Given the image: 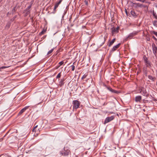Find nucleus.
<instances>
[{
  "instance_id": "obj_43",
  "label": "nucleus",
  "mask_w": 157,
  "mask_h": 157,
  "mask_svg": "<svg viewBox=\"0 0 157 157\" xmlns=\"http://www.w3.org/2000/svg\"><path fill=\"white\" fill-rule=\"evenodd\" d=\"M33 2H31V3H33Z\"/></svg>"
},
{
  "instance_id": "obj_7",
  "label": "nucleus",
  "mask_w": 157,
  "mask_h": 157,
  "mask_svg": "<svg viewBox=\"0 0 157 157\" xmlns=\"http://www.w3.org/2000/svg\"><path fill=\"white\" fill-rule=\"evenodd\" d=\"M64 151L63 152H61V154H62V155L65 156L68 155L70 153L69 150L68 149L66 150L64 148Z\"/></svg>"
},
{
  "instance_id": "obj_16",
  "label": "nucleus",
  "mask_w": 157,
  "mask_h": 157,
  "mask_svg": "<svg viewBox=\"0 0 157 157\" xmlns=\"http://www.w3.org/2000/svg\"><path fill=\"white\" fill-rule=\"evenodd\" d=\"M130 13L131 15L133 17L135 16L136 15L135 11L133 10H132L131 11Z\"/></svg>"
},
{
  "instance_id": "obj_33",
  "label": "nucleus",
  "mask_w": 157,
  "mask_h": 157,
  "mask_svg": "<svg viewBox=\"0 0 157 157\" xmlns=\"http://www.w3.org/2000/svg\"><path fill=\"white\" fill-rule=\"evenodd\" d=\"M153 33L156 36H157V32L154 31Z\"/></svg>"
},
{
  "instance_id": "obj_41",
  "label": "nucleus",
  "mask_w": 157,
  "mask_h": 157,
  "mask_svg": "<svg viewBox=\"0 0 157 157\" xmlns=\"http://www.w3.org/2000/svg\"><path fill=\"white\" fill-rule=\"evenodd\" d=\"M156 7L157 8V5L156 6Z\"/></svg>"
},
{
  "instance_id": "obj_1",
  "label": "nucleus",
  "mask_w": 157,
  "mask_h": 157,
  "mask_svg": "<svg viewBox=\"0 0 157 157\" xmlns=\"http://www.w3.org/2000/svg\"><path fill=\"white\" fill-rule=\"evenodd\" d=\"M139 93H141L143 95L147 97L149 95V93L147 91L146 89L144 87H141L138 90Z\"/></svg>"
},
{
  "instance_id": "obj_10",
  "label": "nucleus",
  "mask_w": 157,
  "mask_h": 157,
  "mask_svg": "<svg viewBox=\"0 0 157 157\" xmlns=\"http://www.w3.org/2000/svg\"><path fill=\"white\" fill-rule=\"evenodd\" d=\"M120 44H121L120 43H119V44H118L117 45L113 46V48L112 49V51L113 52V51H115L117 49V48H118L119 47Z\"/></svg>"
},
{
  "instance_id": "obj_36",
  "label": "nucleus",
  "mask_w": 157,
  "mask_h": 157,
  "mask_svg": "<svg viewBox=\"0 0 157 157\" xmlns=\"http://www.w3.org/2000/svg\"><path fill=\"white\" fill-rule=\"evenodd\" d=\"M150 40V38H148V39H147V40L148 41L149 40Z\"/></svg>"
},
{
  "instance_id": "obj_35",
  "label": "nucleus",
  "mask_w": 157,
  "mask_h": 157,
  "mask_svg": "<svg viewBox=\"0 0 157 157\" xmlns=\"http://www.w3.org/2000/svg\"><path fill=\"white\" fill-rule=\"evenodd\" d=\"M17 17V16H16V15L13 18V19H11V20L12 21H13V20Z\"/></svg>"
},
{
  "instance_id": "obj_30",
  "label": "nucleus",
  "mask_w": 157,
  "mask_h": 157,
  "mask_svg": "<svg viewBox=\"0 0 157 157\" xmlns=\"http://www.w3.org/2000/svg\"><path fill=\"white\" fill-rule=\"evenodd\" d=\"M64 63V62L63 61H61L59 63V64L60 65V66L63 65Z\"/></svg>"
},
{
  "instance_id": "obj_27",
  "label": "nucleus",
  "mask_w": 157,
  "mask_h": 157,
  "mask_svg": "<svg viewBox=\"0 0 157 157\" xmlns=\"http://www.w3.org/2000/svg\"><path fill=\"white\" fill-rule=\"evenodd\" d=\"M137 6H138L139 7H141L143 6V5L142 4H140V3H137Z\"/></svg>"
},
{
  "instance_id": "obj_12",
  "label": "nucleus",
  "mask_w": 157,
  "mask_h": 157,
  "mask_svg": "<svg viewBox=\"0 0 157 157\" xmlns=\"http://www.w3.org/2000/svg\"><path fill=\"white\" fill-rule=\"evenodd\" d=\"M118 27H117L116 28H115L112 30V34H113L115 33H117L118 32Z\"/></svg>"
},
{
  "instance_id": "obj_38",
  "label": "nucleus",
  "mask_w": 157,
  "mask_h": 157,
  "mask_svg": "<svg viewBox=\"0 0 157 157\" xmlns=\"http://www.w3.org/2000/svg\"><path fill=\"white\" fill-rule=\"evenodd\" d=\"M31 7V6H29L28 7V8H30Z\"/></svg>"
},
{
  "instance_id": "obj_21",
  "label": "nucleus",
  "mask_w": 157,
  "mask_h": 157,
  "mask_svg": "<svg viewBox=\"0 0 157 157\" xmlns=\"http://www.w3.org/2000/svg\"><path fill=\"white\" fill-rule=\"evenodd\" d=\"M54 49V48H52V49H51L50 51H49L47 53V55H48L50 54L52 52H53V51Z\"/></svg>"
},
{
  "instance_id": "obj_40",
  "label": "nucleus",
  "mask_w": 157,
  "mask_h": 157,
  "mask_svg": "<svg viewBox=\"0 0 157 157\" xmlns=\"http://www.w3.org/2000/svg\"><path fill=\"white\" fill-rule=\"evenodd\" d=\"M110 113L112 114V113H113V112H110Z\"/></svg>"
},
{
  "instance_id": "obj_11",
  "label": "nucleus",
  "mask_w": 157,
  "mask_h": 157,
  "mask_svg": "<svg viewBox=\"0 0 157 157\" xmlns=\"http://www.w3.org/2000/svg\"><path fill=\"white\" fill-rule=\"evenodd\" d=\"M62 0H60L58 2H57L55 5L54 10H56V9L58 7L59 4L61 3Z\"/></svg>"
},
{
  "instance_id": "obj_32",
  "label": "nucleus",
  "mask_w": 157,
  "mask_h": 157,
  "mask_svg": "<svg viewBox=\"0 0 157 157\" xmlns=\"http://www.w3.org/2000/svg\"><path fill=\"white\" fill-rule=\"evenodd\" d=\"M84 2H85V4L87 6L88 5V1L87 0H85L84 1Z\"/></svg>"
},
{
  "instance_id": "obj_13",
  "label": "nucleus",
  "mask_w": 157,
  "mask_h": 157,
  "mask_svg": "<svg viewBox=\"0 0 157 157\" xmlns=\"http://www.w3.org/2000/svg\"><path fill=\"white\" fill-rule=\"evenodd\" d=\"M64 78L61 79L60 81L59 82V85L61 86L63 85L64 84Z\"/></svg>"
},
{
  "instance_id": "obj_17",
  "label": "nucleus",
  "mask_w": 157,
  "mask_h": 157,
  "mask_svg": "<svg viewBox=\"0 0 157 157\" xmlns=\"http://www.w3.org/2000/svg\"><path fill=\"white\" fill-rule=\"evenodd\" d=\"M153 24L156 27H157V20L154 21L153 22Z\"/></svg>"
},
{
  "instance_id": "obj_28",
  "label": "nucleus",
  "mask_w": 157,
  "mask_h": 157,
  "mask_svg": "<svg viewBox=\"0 0 157 157\" xmlns=\"http://www.w3.org/2000/svg\"><path fill=\"white\" fill-rule=\"evenodd\" d=\"M87 75H86L85 74H84L82 77V79L85 78H86Z\"/></svg>"
},
{
  "instance_id": "obj_2",
  "label": "nucleus",
  "mask_w": 157,
  "mask_h": 157,
  "mask_svg": "<svg viewBox=\"0 0 157 157\" xmlns=\"http://www.w3.org/2000/svg\"><path fill=\"white\" fill-rule=\"evenodd\" d=\"M143 59L144 63H145L146 67H147L150 68L151 67V62L148 60L147 58L145 55H144L143 56Z\"/></svg>"
},
{
  "instance_id": "obj_19",
  "label": "nucleus",
  "mask_w": 157,
  "mask_h": 157,
  "mask_svg": "<svg viewBox=\"0 0 157 157\" xmlns=\"http://www.w3.org/2000/svg\"><path fill=\"white\" fill-rule=\"evenodd\" d=\"M111 92L112 93H115L116 94H118L119 92L117 91V90H115L113 89H112L111 90Z\"/></svg>"
},
{
  "instance_id": "obj_26",
  "label": "nucleus",
  "mask_w": 157,
  "mask_h": 157,
  "mask_svg": "<svg viewBox=\"0 0 157 157\" xmlns=\"http://www.w3.org/2000/svg\"><path fill=\"white\" fill-rule=\"evenodd\" d=\"M37 126H38V125H37L35 127H34V128H33V132H36L35 129L37 127Z\"/></svg>"
},
{
  "instance_id": "obj_4",
  "label": "nucleus",
  "mask_w": 157,
  "mask_h": 157,
  "mask_svg": "<svg viewBox=\"0 0 157 157\" xmlns=\"http://www.w3.org/2000/svg\"><path fill=\"white\" fill-rule=\"evenodd\" d=\"M138 32L137 31H134L132 33H130L129 35L125 38V40L126 41L128 39H131L133 37L136 35Z\"/></svg>"
},
{
  "instance_id": "obj_15",
  "label": "nucleus",
  "mask_w": 157,
  "mask_h": 157,
  "mask_svg": "<svg viewBox=\"0 0 157 157\" xmlns=\"http://www.w3.org/2000/svg\"><path fill=\"white\" fill-rule=\"evenodd\" d=\"M115 40V38H114L111 41L109 44V46L110 47L112 45L113 43L114 42Z\"/></svg>"
},
{
  "instance_id": "obj_34",
  "label": "nucleus",
  "mask_w": 157,
  "mask_h": 157,
  "mask_svg": "<svg viewBox=\"0 0 157 157\" xmlns=\"http://www.w3.org/2000/svg\"><path fill=\"white\" fill-rule=\"evenodd\" d=\"M152 38H153V39H154L155 40H157V39L155 38V37L154 36H152Z\"/></svg>"
},
{
  "instance_id": "obj_5",
  "label": "nucleus",
  "mask_w": 157,
  "mask_h": 157,
  "mask_svg": "<svg viewBox=\"0 0 157 157\" xmlns=\"http://www.w3.org/2000/svg\"><path fill=\"white\" fill-rule=\"evenodd\" d=\"M114 116H112L111 117H107L105 120L103 124H106L111 121L114 119Z\"/></svg>"
},
{
  "instance_id": "obj_24",
  "label": "nucleus",
  "mask_w": 157,
  "mask_h": 157,
  "mask_svg": "<svg viewBox=\"0 0 157 157\" xmlns=\"http://www.w3.org/2000/svg\"><path fill=\"white\" fill-rule=\"evenodd\" d=\"M60 77H61V73L60 72L57 75V76L56 77V78H59Z\"/></svg>"
},
{
  "instance_id": "obj_25",
  "label": "nucleus",
  "mask_w": 157,
  "mask_h": 157,
  "mask_svg": "<svg viewBox=\"0 0 157 157\" xmlns=\"http://www.w3.org/2000/svg\"><path fill=\"white\" fill-rule=\"evenodd\" d=\"M46 32V30H43L42 31H41L40 33V35H42L44 34L45 32Z\"/></svg>"
},
{
  "instance_id": "obj_39",
  "label": "nucleus",
  "mask_w": 157,
  "mask_h": 157,
  "mask_svg": "<svg viewBox=\"0 0 157 157\" xmlns=\"http://www.w3.org/2000/svg\"><path fill=\"white\" fill-rule=\"evenodd\" d=\"M2 0H0V3L2 1Z\"/></svg>"
},
{
  "instance_id": "obj_22",
  "label": "nucleus",
  "mask_w": 157,
  "mask_h": 157,
  "mask_svg": "<svg viewBox=\"0 0 157 157\" xmlns=\"http://www.w3.org/2000/svg\"><path fill=\"white\" fill-rule=\"evenodd\" d=\"M16 10H17L16 6H15L13 9V10H12V12L13 13H14L16 11Z\"/></svg>"
},
{
  "instance_id": "obj_29",
  "label": "nucleus",
  "mask_w": 157,
  "mask_h": 157,
  "mask_svg": "<svg viewBox=\"0 0 157 157\" xmlns=\"http://www.w3.org/2000/svg\"><path fill=\"white\" fill-rule=\"evenodd\" d=\"M107 89L111 92V90H112V88L110 87L107 86L106 87Z\"/></svg>"
},
{
  "instance_id": "obj_20",
  "label": "nucleus",
  "mask_w": 157,
  "mask_h": 157,
  "mask_svg": "<svg viewBox=\"0 0 157 157\" xmlns=\"http://www.w3.org/2000/svg\"><path fill=\"white\" fill-rule=\"evenodd\" d=\"M144 73L146 76H147V71L146 69L144 70Z\"/></svg>"
},
{
  "instance_id": "obj_9",
  "label": "nucleus",
  "mask_w": 157,
  "mask_h": 157,
  "mask_svg": "<svg viewBox=\"0 0 157 157\" xmlns=\"http://www.w3.org/2000/svg\"><path fill=\"white\" fill-rule=\"evenodd\" d=\"M142 97L141 96H137L135 97V101L136 102H140L141 100Z\"/></svg>"
},
{
  "instance_id": "obj_42",
  "label": "nucleus",
  "mask_w": 157,
  "mask_h": 157,
  "mask_svg": "<svg viewBox=\"0 0 157 157\" xmlns=\"http://www.w3.org/2000/svg\"><path fill=\"white\" fill-rule=\"evenodd\" d=\"M143 110H144V111H145V109H143Z\"/></svg>"
},
{
  "instance_id": "obj_31",
  "label": "nucleus",
  "mask_w": 157,
  "mask_h": 157,
  "mask_svg": "<svg viewBox=\"0 0 157 157\" xmlns=\"http://www.w3.org/2000/svg\"><path fill=\"white\" fill-rule=\"evenodd\" d=\"M29 13H30V12L29 11H27L25 13V16H26L27 15H28Z\"/></svg>"
},
{
  "instance_id": "obj_18",
  "label": "nucleus",
  "mask_w": 157,
  "mask_h": 157,
  "mask_svg": "<svg viewBox=\"0 0 157 157\" xmlns=\"http://www.w3.org/2000/svg\"><path fill=\"white\" fill-rule=\"evenodd\" d=\"M10 66L6 67V66H3L1 67H0V71H2V70L4 69H5L6 68L9 67Z\"/></svg>"
},
{
  "instance_id": "obj_3",
  "label": "nucleus",
  "mask_w": 157,
  "mask_h": 157,
  "mask_svg": "<svg viewBox=\"0 0 157 157\" xmlns=\"http://www.w3.org/2000/svg\"><path fill=\"white\" fill-rule=\"evenodd\" d=\"M73 108L76 109L79 107L80 103L78 100H75L73 101Z\"/></svg>"
},
{
  "instance_id": "obj_8",
  "label": "nucleus",
  "mask_w": 157,
  "mask_h": 157,
  "mask_svg": "<svg viewBox=\"0 0 157 157\" xmlns=\"http://www.w3.org/2000/svg\"><path fill=\"white\" fill-rule=\"evenodd\" d=\"M29 106H26L24 108L22 109L19 112L18 114L21 115L28 108Z\"/></svg>"
},
{
  "instance_id": "obj_14",
  "label": "nucleus",
  "mask_w": 157,
  "mask_h": 157,
  "mask_svg": "<svg viewBox=\"0 0 157 157\" xmlns=\"http://www.w3.org/2000/svg\"><path fill=\"white\" fill-rule=\"evenodd\" d=\"M148 78L150 80H151L152 81H154L155 79V77H153L151 75H149L148 76Z\"/></svg>"
},
{
  "instance_id": "obj_23",
  "label": "nucleus",
  "mask_w": 157,
  "mask_h": 157,
  "mask_svg": "<svg viewBox=\"0 0 157 157\" xmlns=\"http://www.w3.org/2000/svg\"><path fill=\"white\" fill-rule=\"evenodd\" d=\"M74 63H75V62L73 63V64H74ZM71 67L72 68L71 70L72 71H74L75 69V66L73 65L71 66Z\"/></svg>"
},
{
  "instance_id": "obj_37",
  "label": "nucleus",
  "mask_w": 157,
  "mask_h": 157,
  "mask_svg": "<svg viewBox=\"0 0 157 157\" xmlns=\"http://www.w3.org/2000/svg\"><path fill=\"white\" fill-rule=\"evenodd\" d=\"M125 12H126V14H127V11H126H126H125Z\"/></svg>"
},
{
  "instance_id": "obj_6",
  "label": "nucleus",
  "mask_w": 157,
  "mask_h": 157,
  "mask_svg": "<svg viewBox=\"0 0 157 157\" xmlns=\"http://www.w3.org/2000/svg\"><path fill=\"white\" fill-rule=\"evenodd\" d=\"M153 53L156 57H157V47L154 43L152 44Z\"/></svg>"
}]
</instances>
